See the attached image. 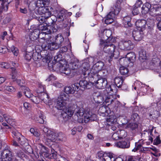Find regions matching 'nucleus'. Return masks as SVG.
Segmentation results:
<instances>
[{
	"label": "nucleus",
	"instance_id": "31",
	"mask_svg": "<svg viewBox=\"0 0 161 161\" xmlns=\"http://www.w3.org/2000/svg\"><path fill=\"white\" fill-rule=\"evenodd\" d=\"M151 8V5L148 3H146L143 4L142 8V14H147Z\"/></svg>",
	"mask_w": 161,
	"mask_h": 161
},
{
	"label": "nucleus",
	"instance_id": "11",
	"mask_svg": "<svg viewBox=\"0 0 161 161\" xmlns=\"http://www.w3.org/2000/svg\"><path fill=\"white\" fill-rule=\"evenodd\" d=\"M102 96L103 99L105 98V102L106 103H108V105L111 104L114 101L113 95L110 92L104 91Z\"/></svg>",
	"mask_w": 161,
	"mask_h": 161
},
{
	"label": "nucleus",
	"instance_id": "51",
	"mask_svg": "<svg viewBox=\"0 0 161 161\" xmlns=\"http://www.w3.org/2000/svg\"><path fill=\"white\" fill-rule=\"evenodd\" d=\"M54 22V21H53L52 23V26H50L51 27L50 29H51V33H52L56 32L58 31V28L57 26L55 27V25L53 24V22Z\"/></svg>",
	"mask_w": 161,
	"mask_h": 161
},
{
	"label": "nucleus",
	"instance_id": "12",
	"mask_svg": "<svg viewBox=\"0 0 161 161\" xmlns=\"http://www.w3.org/2000/svg\"><path fill=\"white\" fill-rule=\"evenodd\" d=\"M33 49L30 46L27 47L24 52V56L25 58L28 61L31 60L33 56Z\"/></svg>",
	"mask_w": 161,
	"mask_h": 161
},
{
	"label": "nucleus",
	"instance_id": "9",
	"mask_svg": "<svg viewBox=\"0 0 161 161\" xmlns=\"http://www.w3.org/2000/svg\"><path fill=\"white\" fill-rule=\"evenodd\" d=\"M119 47L122 50H129L134 47V45L130 41H122L120 44Z\"/></svg>",
	"mask_w": 161,
	"mask_h": 161
},
{
	"label": "nucleus",
	"instance_id": "42",
	"mask_svg": "<svg viewBox=\"0 0 161 161\" xmlns=\"http://www.w3.org/2000/svg\"><path fill=\"white\" fill-rule=\"evenodd\" d=\"M140 119V117L137 114L135 113H132L131 117V120L137 122Z\"/></svg>",
	"mask_w": 161,
	"mask_h": 161
},
{
	"label": "nucleus",
	"instance_id": "64",
	"mask_svg": "<svg viewBox=\"0 0 161 161\" xmlns=\"http://www.w3.org/2000/svg\"><path fill=\"white\" fill-rule=\"evenodd\" d=\"M125 161H137L134 156H130L126 158Z\"/></svg>",
	"mask_w": 161,
	"mask_h": 161
},
{
	"label": "nucleus",
	"instance_id": "60",
	"mask_svg": "<svg viewBox=\"0 0 161 161\" xmlns=\"http://www.w3.org/2000/svg\"><path fill=\"white\" fill-rule=\"evenodd\" d=\"M8 49L5 46H0V53H4Z\"/></svg>",
	"mask_w": 161,
	"mask_h": 161
},
{
	"label": "nucleus",
	"instance_id": "54",
	"mask_svg": "<svg viewBox=\"0 0 161 161\" xmlns=\"http://www.w3.org/2000/svg\"><path fill=\"white\" fill-rule=\"evenodd\" d=\"M112 137L113 139L114 140H117L119 139H121L119 137L118 131L117 132V133H114L112 136Z\"/></svg>",
	"mask_w": 161,
	"mask_h": 161
},
{
	"label": "nucleus",
	"instance_id": "32",
	"mask_svg": "<svg viewBox=\"0 0 161 161\" xmlns=\"http://www.w3.org/2000/svg\"><path fill=\"white\" fill-rule=\"evenodd\" d=\"M66 141V135L62 132L57 133V141L65 142Z\"/></svg>",
	"mask_w": 161,
	"mask_h": 161
},
{
	"label": "nucleus",
	"instance_id": "55",
	"mask_svg": "<svg viewBox=\"0 0 161 161\" xmlns=\"http://www.w3.org/2000/svg\"><path fill=\"white\" fill-rule=\"evenodd\" d=\"M7 7H5L4 5L1 3V6H0V15L1 14L3 10H7Z\"/></svg>",
	"mask_w": 161,
	"mask_h": 161
},
{
	"label": "nucleus",
	"instance_id": "3",
	"mask_svg": "<svg viewBox=\"0 0 161 161\" xmlns=\"http://www.w3.org/2000/svg\"><path fill=\"white\" fill-rule=\"evenodd\" d=\"M41 39H43L44 41V42L42 45L41 47L42 49L45 51H46L47 50L51 51L57 50L60 47L59 45L57 44L55 42L48 43L47 41H49V38H47V36L43 37Z\"/></svg>",
	"mask_w": 161,
	"mask_h": 161
},
{
	"label": "nucleus",
	"instance_id": "36",
	"mask_svg": "<svg viewBox=\"0 0 161 161\" xmlns=\"http://www.w3.org/2000/svg\"><path fill=\"white\" fill-rule=\"evenodd\" d=\"M3 117L8 124L10 125L12 124L13 122H14V120L11 116L6 114H4Z\"/></svg>",
	"mask_w": 161,
	"mask_h": 161
},
{
	"label": "nucleus",
	"instance_id": "46",
	"mask_svg": "<svg viewBox=\"0 0 161 161\" xmlns=\"http://www.w3.org/2000/svg\"><path fill=\"white\" fill-rule=\"evenodd\" d=\"M28 7L30 11L36 10L37 9H36L37 7L35 2H31L29 5Z\"/></svg>",
	"mask_w": 161,
	"mask_h": 161
},
{
	"label": "nucleus",
	"instance_id": "24",
	"mask_svg": "<svg viewBox=\"0 0 161 161\" xmlns=\"http://www.w3.org/2000/svg\"><path fill=\"white\" fill-rule=\"evenodd\" d=\"M121 3L120 0L117 1L116 3L111 8V11L115 15H117L120 10L119 4Z\"/></svg>",
	"mask_w": 161,
	"mask_h": 161
},
{
	"label": "nucleus",
	"instance_id": "8",
	"mask_svg": "<svg viewBox=\"0 0 161 161\" xmlns=\"http://www.w3.org/2000/svg\"><path fill=\"white\" fill-rule=\"evenodd\" d=\"M50 28L51 27L49 25L47 26L46 24L42 23L39 25L38 26V29L37 30H39L40 31H42L41 34H46L45 36H47V38L48 36L49 37L48 34L51 33Z\"/></svg>",
	"mask_w": 161,
	"mask_h": 161
},
{
	"label": "nucleus",
	"instance_id": "39",
	"mask_svg": "<svg viewBox=\"0 0 161 161\" xmlns=\"http://www.w3.org/2000/svg\"><path fill=\"white\" fill-rule=\"evenodd\" d=\"M78 62H71L69 63V66L70 68H71L72 71H73L74 70L78 68Z\"/></svg>",
	"mask_w": 161,
	"mask_h": 161
},
{
	"label": "nucleus",
	"instance_id": "62",
	"mask_svg": "<svg viewBox=\"0 0 161 161\" xmlns=\"http://www.w3.org/2000/svg\"><path fill=\"white\" fill-rule=\"evenodd\" d=\"M67 47L66 46H64L60 48L59 50V52L60 53H63L66 52L67 51Z\"/></svg>",
	"mask_w": 161,
	"mask_h": 161
},
{
	"label": "nucleus",
	"instance_id": "23",
	"mask_svg": "<svg viewBox=\"0 0 161 161\" xmlns=\"http://www.w3.org/2000/svg\"><path fill=\"white\" fill-rule=\"evenodd\" d=\"M130 141H122L119 142L115 144L116 146L121 148H128L130 146Z\"/></svg>",
	"mask_w": 161,
	"mask_h": 161
},
{
	"label": "nucleus",
	"instance_id": "20",
	"mask_svg": "<svg viewBox=\"0 0 161 161\" xmlns=\"http://www.w3.org/2000/svg\"><path fill=\"white\" fill-rule=\"evenodd\" d=\"M147 23L146 21L144 19L138 20L136 22V25L139 29V30L143 31L144 30Z\"/></svg>",
	"mask_w": 161,
	"mask_h": 161
},
{
	"label": "nucleus",
	"instance_id": "50",
	"mask_svg": "<svg viewBox=\"0 0 161 161\" xmlns=\"http://www.w3.org/2000/svg\"><path fill=\"white\" fill-rule=\"evenodd\" d=\"M11 50L15 56H17L18 54L19 50L17 47L13 46L11 47Z\"/></svg>",
	"mask_w": 161,
	"mask_h": 161
},
{
	"label": "nucleus",
	"instance_id": "63",
	"mask_svg": "<svg viewBox=\"0 0 161 161\" xmlns=\"http://www.w3.org/2000/svg\"><path fill=\"white\" fill-rule=\"evenodd\" d=\"M86 62H88L89 64L90 63H92L94 61V58L92 57H90L86 59Z\"/></svg>",
	"mask_w": 161,
	"mask_h": 161
},
{
	"label": "nucleus",
	"instance_id": "28",
	"mask_svg": "<svg viewBox=\"0 0 161 161\" xmlns=\"http://www.w3.org/2000/svg\"><path fill=\"white\" fill-rule=\"evenodd\" d=\"M97 119V115L96 114H93L90 115L88 114L87 116L84 117V122L86 123L90 120L94 121L96 120Z\"/></svg>",
	"mask_w": 161,
	"mask_h": 161
},
{
	"label": "nucleus",
	"instance_id": "45",
	"mask_svg": "<svg viewBox=\"0 0 161 161\" xmlns=\"http://www.w3.org/2000/svg\"><path fill=\"white\" fill-rule=\"evenodd\" d=\"M138 125L136 123H129L127 125V127L128 128L132 130H135L138 127Z\"/></svg>",
	"mask_w": 161,
	"mask_h": 161
},
{
	"label": "nucleus",
	"instance_id": "29",
	"mask_svg": "<svg viewBox=\"0 0 161 161\" xmlns=\"http://www.w3.org/2000/svg\"><path fill=\"white\" fill-rule=\"evenodd\" d=\"M131 19L130 17L127 16L124 17L123 19V23L124 27L126 28L130 27L132 25L130 23Z\"/></svg>",
	"mask_w": 161,
	"mask_h": 161
},
{
	"label": "nucleus",
	"instance_id": "30",
	"mask_svg": "<svg viewBox=\"0 0 161 161\" xmlns=\"http://www.w3.org/2000/svg\"><path fill=\"white\" fill-rule=\"evenodd\" d=\"M103 159L105 161H114L115 158L112 153H105Z\"/></svg>",
	"mask_w": 161,
	"mask_h": 161
},
{
	"label": "nucleus",
	"instance_id": "10",
	"mask_svg": "<svg viewBox=\"0 0 161 161\" xmlns=\"http://www.w3.org/2000/svg\"><path fill=\"white\" fill-rule=\"evenodd\" d=\"M102 77V76L101 77L100 76V78ZM93 84L98 89H102L106 87L107 84V79L105 78H100L97 80L95 83H93Z\"/></svg>",
	"mask_w": 161,
	"mask_h": 161
},
{
	"label": "nucleus",
	"instance_id": "44",
	"mask_svg": "<svg viewBox=\"0 0 161 161\" xmlns=\"http://www.w3.org/2000/svg\"><path fill=\"white\" fill-rule=\"evenodd\" d=\"M142 145L139 142H135V147L132 150V152H136L137 151L141 149L142 151Z\"/></svg>",
	"mask_w": 161,
	"mask_h": 161
},
{
	"label": "nucleus",
	"instance_id": "57",
	"mask_svg": "<svg viewBox=\"0 0 161 161\" xmlns=\"http://www.w3.org/2000/svg\"><path fill=\"white\" fill-rule=\"evenodd\" d=\"M43 14L45 15V17H46V18H48L50 16L51 13V12L49 11V9L47 8V10L45 12V13Z\"/></svg>",
	"mask_w": 161,
	"mask_h": 161
},
{
	"label": "nucleus",
	"instance_id": "25",
	"mask_svg": "<svg viewBox=\"0 0 161 161\" xmlns=\"http://www.w3.org/2000/svg\"><path fill=\"white\" fill-rule=\"evenodd\" d=\"M46 54H45V56H42L43 58L42 61L44 63L47 64L49 67H51V63H50V61L52 59L53 57L50 56V54L47 53L46 51Z\"/></svg>",
	"mask_w": 161,
	"mask_h": 161
},
{
	"label": "nucleus",
	"instance_id": "38",
	"mask_svg": "<svg viewBox=\"0 0 161 161\" xmlns=\"http://www.w3.org/2000/svg\"><path fill=\"white\" fill-rule=\"evenodd\" d=\"M64 38L62 36L58 35L56 37L55 42L60 47L61 44L64 41Z\"/></svg>",
	"mask_w": 161,
	"mask_h": 161
},
{
	"label": "nucleus",
	"instance_id": "59",
	"mask_svg": "<svg viewBox=\"0 0 161 161\" xmlns=\"http://www.w3.org/2000/svg\"><path fill=\"white\" fill-rule=\"evenodd\" d=\"M161 142V140L159 136H158L155 139L154 141L153 144L155 145H158Z\"/></svg>",
	"mask_w": 161,
	"mask_h": 161
},
{
	"label": "nucleus",
	"instance_id": "21",
	"mask_svg": "<svg viewBox=\"0 0 161 161\" xmlns=\"http://www.w3.org/2000/svg\"><path fill=\"white\" fill-rule=\"evenodd\" d=\"M51 68H52V69L57 72H61V69L63 68H64V65L61 63L57 62L54 64H52L51 63V67H49Z\"/></svg>",
	"mask_w": 161,
	"mask_h": 161
},
{
	"label": "nucleus",
	"instance_id": "58",
	"mask_svg": "<svg viewBox=\"0 0 161 161\" xmlns=\"http://www.w3.org/2000/svg\"><path fill=\"white\" fill-rule=\"evenodd\" d=\"M62 58V55L60 53L57 54L54 57V59L56 61H59L61 60V58Z\"/></svg>",
	"mask_w": 161,
	"mask_h": 161
},
{
	"label": "nucleus",
	"instance_id": "18",
	"mask_svg": "<svg viewBox=\"0 0 161 161\" xmlns=\"http://www.w3.org/2000/svg\"><path fill=\"white\" fill-rule=\"evenodd\" d=\"M32 29L33 31L31 32L29 38L31 41H34L39 38V35L41 34L40 33L39 30L35 29L34 27H32Z\"/></svg>",
	"mask_w": 161,
	"mask_h": 161
},
{
	"label": "nucleus",
	"instance_id": "49",
	"mask_svg": "<svg viewBox=\"0 0 161 161\" xmlns=\"http://www.w3.org/2000/svg\"><path fill=\"white\" fill-rule=\"evenodd\" d=\"M119 135L120 139L125 138L127 136V133H126L125 130H120L119 132Z\"/></svg>",
	"mask_w": 161,
	"mask_h": 161
},
{
	"label": "nucleus",
	"instance_id": "4",
	"mask_svg": "<svg viewBox=\"0 0 161 161\" xmlns=\"http://www.w3.org/2000/svg\"><path fill=\"white\" fill-rule=\"evenodd\" d=\"M104 66V63L101 61H99L96 63L93 66L92 69L90 71V73L94 74V76H100L102 77V74L103 72L101 71Z\"/></svg>",
	"mask_w": 161,
	"mask_h": 161
},
{
	"label": "nucleus",
	"instance_id": "19",
	"mask_svg": "<svg viewBox=\"0 0 161 161\" xmlns=\"http://www.w3.org/2000/svg\"><path fill=\"white\" fill-rule=\"evenodd\" d=\"M55 17L56 21L59 22H62L66 18L65 12L64 10H61L59 12Z\"/></svg>",
	"mask_w": 161,
	"mask_h": 161
},
{
	"label": "nucleus",
	"instance_id": "53",
	"mask_svg": "<svg viewBox=\"0 0 161 161\" xmlns=\"http://www.w3.org/2000/svg\"><path fill=\"white\" fill-rule=\"evenodd\" d=\"M16 154L17 156L21 159H23L25 156L24 153L20 150L18 151L16 153Z\"/></svg>",
	"mask_w": 161,
	"mask_h": 161
},
{
	"label": "nucleus",
	"instance_id": "1",
	"mask_svg": "<svg viewBox=\"0 0 161 161\" xmlns=\"http://www.w3.org/2000/svg\"><path fill=\"white\" fill-rule=\"evenodd\" d=\"M75 91H64L61 93L56 100L55 107L59 110H62L69 117H71L74 113V110L67 106V102L69 94H73Z\"/></svg>",
	"mask_w": 161,
	"mask_h": 161
},
{
	"label": "nucleus",
	"instance_id": "13",
	"mask_svg": "<svg viewBox=\"0 0 161 161\" xmlns=\"http://www.w3.org/2000/svg\"><path fill=\"white\" fill-rule=\"evenodd\" d=\"M3 161H11L12 155L11 152L8 149H5L1 153Z\"/></svg>",
	"mask_w": 161,
	"mask_h": 161
},
{
	"label": "nucleus",
	"instance_id": "61",
	"mask_svg": "<svg viewBox=\"0 0 161 161\" xmlns=\"http://www.w3.org/2000/svg\"><path fill=\"white\" fill-rule=\"evenodd\" d=\"M24 93L25 95L28 98L31 97L33 95L32 93H30V91H25Z\"/></svg>",
	"mask_w": 161,
	"mask_h": 161
},
{
	"label": "nucleus",
	"instance_id": "56",
	"mask_svg": "<svg viewBox=\"0 0 161 161\" xmlns=\"http://www.w3.org/2000/svg\"><path fill=\"white\" fill-rule=\"evenodd\" d=\"M56 79V77L53 75H51L46 80L47 81L54 80Z\"/></svg>",
	"mask_w": 161,
	"mask_h": 161
},
{
	"label": "nucleus",
	"instance_id": "16",
	"mask_svg": "<svg viewBox=\"0 0 161 161\" xmlns=\"http://www.w3.org/2000/svg\"><path fill=\"white\" fill-rule=\"evenodd\" d=\"M90 64L87 62H85L82 63L81 69L84 75H88L90 72L89 69Z\"/></svg>",
	"mask_w": 161,
	"mask_h": 161
},
{
	"label": "nucleus",
	"instance_id": "35",
	"mask_svg": "<svg viewBox=\"0 0 161 161\" xmlns=\"http://www.w3.org/2000/svg\"><path fill=\"white\" fill-rule=\"evenodd\" d=\"M139 58L140 60L146 59V51L143 49H141L139 52Z\"/></svg>",
	"mask_w": 161,
	"mask_h": 161
},
{
	"label": "nucleus",
	"instance_id": "41",
	"mask_svg": "<svg viewBox=\"0 0 161 161\" xmlns=\"http://www.w3.org/2000/svg\"><path fill=\"white\" fill-rule=\"evenodd\" d=\"M35 3L37 7L38 8L44 6L46 4L45 2L43 0H38Z\"/></svg>",
	"mask_w": 161,
	"mask_h": 161
},
{
	"label": "nucleus",
	"instance_id": "15",
	"mask_svg": "<svg viewBox=\"0 0 161 161\" xmlns=\"http://www.w3.org/2000/svg\"><path fill=\"white\" fill-rule=\"evenodd\" d=\"M109 108L106 106L101 105L98 110V114L103 116H107L108 114Z\"/></svg>",
	"mask_w": 161,
	"mask_h": 161
},
{
	"label": "nucleus",
	"instance_id": "40",
	"mask_svg": "<svg viewBox=\"0 0 161 161\" xmlns=\"http://www.w3.org/2000/svg\"><path fill=\"white\" fill-rule=\"evenodd\" d=\"M38 14V12L37 9L36 10L30 11V17L31 19L38 18L36 15Z\"/></svg>",
	"mask_w": 161,
	"mask_h": 161
},
{
	"label": "nucleus",
	"instance_id": "47",
	"mask_svg": "<svg viewBox=\"0 0 161 161\" xmlns=\"http://www.w3.org/2000/svg\"><path fill=\"white\" fill-rule=\"evenodd\" d=\"M47 8L45 7V6L38 8L37 10L38 12V14L41 15L45 13V12L47 10Z\"/></svg>",
	"mask_w": 161,
	"mask_h": 161
},
{
	"label": "nucleus",
	"instance_id": "7",
	"mask_svg": "<svg viewBox=\"0 0 161 161\" xmlns=\"http://www.w3.org/2000/svg\"><path fill=\"white\" fill-rule=\"evenodd\" d=\"M49 134L46 136L45 143L48 146H51L52 142H56L57 141V133L53 131H49Z\"/></svg>",
	"mask_w": 161,
	"mask_h": 161
},
{
	"label": "nucleus",
	"instance_id": "6",
	"mask_svg": "<svg viewBox=\"0 0 161 161\" xmlns=\"http://www.w3.org/2000/svg\"><path fill=\"white\" fill-rule=\"evenodd\" d=\"M112 32L109 29L104 30L102 33L103 40L105 42H114L115 41V38H113L112 36Z\"/></svg>",
	"mask_w": 161,
	"mask_h": 161
},
{
	"label": "nucleus",
	"instance_id": "5",
	"mask_svg": "<svg viewBox=\"0 0 161 161\" xmlns=\"http://www.w3.org/2000/svg\"><path fill=\"white\" fill-rule=\"evenodd\" d=\"M88 114L85 112L83 108H80L76 112L73 118L75 121H77L79 123H83L84 117L87 116Z\"/></svg>",
	"mask_w": 161,
	"mask_h": 161
},
{
	"label": "nucleus",
	"instance_id": "27",
	"mask_svg": "<svg viewBox=\"0 0 161 161\" xmlns=\"http://www.w3.org/2000/svg\"><path fill=\"white\" fill-rule=\"evenodd\" d=\"M45 53V51L44 50L43 51H41L40 53H39L35 52H34L33 51V56H32V58L33 59L36 61H39L42 58L41 54L43 55V53Z\"/></svg>",
	"mask_w": 161,
	"mask_h": 161
},
{
	"label": "nucleus",
	"instance_id": "34",
	"mask_svg": "<svg viewBox=\"0 0 161 161\" xmlns=\"http://www.w3.org/2000/svg\"><path fill=\"white\" fill-rule=\"evenodd\" d=\"M154 11L156 12V13H155L153 14H152V16H155L157 15H161V7H154L153 8H151L150 11V14H151V12Z\"/></svg>",
	"mask_w": 161,
	"mask_h": 161
},
{
	"label": "nucleus",
	"instance_id": "26",
	"mask_svg": "<svg viewBox=\"0 0 161 161\" xmlns=\"http://www.w3.org/2000/svg\"><path fill=\"white\" fill-rule=\"evenodd\" d=\"M115 15L111 11L109 13L106 17L105 20V23L107 24H109L112 23L114 21L113 18L114 17Z\"/></svg>",
	"mask_w": 161,
	"mask_h": 161
},
{
	"label": "nucleus",
	"instance_id": "17",
	"mask_svg": "<svg viewBox=\"0 0 161 161\" xmlns=\"http://www.w3.org/2000/svg\"><path fill=\"white\" fill-rule=\"evenodd\" d=\"M134 31L132 32L133 36L134 39L136 41H140L142 40L143 37V31L139 30Z\"/></svg>",
	"mask_w": 161,
	"mask_h": 161
},
{
	"label": "nucleus",
	"instance_id": "43",
	"mask_svg": "<svg viewBox=\"0 0 161 161\" xmlns=\"http://www.w3.org/2000/svg\"><path fill=\"white\" fill-rule=\"evenodd\" d=\"M128 69L125 67L122 66L119 68V72L122 75H127L128 73Z\"/></svg>",
	"mask_w": 161,
	"mask_h": 161
},
{
	"label": "nucleus",
	"instance_id": "33",
	"mask_svg": "<svg viewBox=\"0 0 161 161\" xmlns=\"http://www.w3.org/2000/svg\"><path fill=\"white\" fill-rule=\"evenodd\" d=\"M115 84L116 85L117 87L119 88L122 84L123 80L121 77H116L114 80Z\"/></svg>",
	"mask_w": 161,
	"mask_h": 161
},
{
	"label": "nucleus",
	"instance_id": "14",
	"mask_svg": "<svg viewBox=\"0 0 161 161\" xmlns=\"http://www.w3.org/2000/svg\"><path fill=\"white\" fill-rule=\"evenodd\" d=\"M88 84V83L87 81L85 80H80V81L79 83H75L72 85V87L73 88V90L72 91H76L79 89V85L80 87H82L84 89L87 87V85Z\"/></svg>",
	"mask_w": 161,
	"mask_h": 161
},
{
	"label": "nucleus",
	"instance_id": "22",
	"mask_svg": "<svg viewBox=\"0 0 161 161\" xmlns=\"http://www.w3.org/2000/svg\"><path fill=\"white\" fill-rule=\"evenodd\" d=\"M136 59V56L134 53L131 52L128 53L126 57L124 58V61L125 62L128 61L129 63H133Z\"/></svg>",
	"mask_w": 161,
	"mask_h": 161
},
{
	"label": "nucleus",
	"instance_id": "2",
	"mask_svg": "<svg viewBox=\"0 0 161 161\" xmlns=\"http://www.w3.org/2000/svg\"><path fill=\"white\" fill-rule=\"evenodd\" d=\"M112 42H108L101 41L100 44L101 47L103 48L104 52L108 54L106 56L109 62L113 58L114 59L117 58L119 55V52L114 50L115 46L112 43Z\"/></svg>",
	"mask_w": 161,
	"mask_h": 161
},
{
	"label": "nucleus",
	"instance_id": "37",
	"mask_svg": "<svg viewBox=\"0 0 161 161\" xmlns=\"http://www.w3.org/2000/svg\"><path fill=\"white\" fill-rule=\"evenodd\" d=\"M64 68H63L61 70V73H64L67 75H69L71 74L72 71V69L70 68H67L64 66Z\"/></svg>",
	"mask_w": 161,
	"mask_h": 161
},
{
	"label": "nucleus",
	"instance_id": "52",
	"mask_svg": "<svg viewBox=\"0 0 161 161\" xmlns=\"http://www.w3.org/2000/svg\"><path fill=\"white\" fill-rule=\"evenodd\" d=\"M11 70V71L12 74V77L13 79H15V76L17 73V71L16 70L15 68L14 67H11L10 68Z\"/></svg>",
	"mask_w": 161,
	"mask_h": 161
},
{
	"label": "nucleus",
	"instance_id": "48",
	"mask_svg": "<svg viewBox=\"0 0 161 161\" xmlns=\"http://www.w3.org/2000/svg\"><path fill=\"white\" fill-rule=\"evenodd\" d=\"M44 116L42 114L39 115L36 118L38 122L41 124H43L44 123Z\"/></svg>",
	"mask_w": 161,
	"mask_h": 161
}]
</instances>
